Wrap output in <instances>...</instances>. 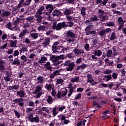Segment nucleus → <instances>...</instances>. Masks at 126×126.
Instances as JSON below:
<instances>
[{
    "label": "nucleus",
    "instance_id": "864d4df0",
    "mask_svg": "<svg viewBox=\"0 0 126 126\" xmlns=\"http://www.w3.org/2000/svg\"><path fill=\"white\" fill-rule=\"evenodd\" d=\"M28 105L30 107H35V103L32 100H30Z\"/></svg>",
    "mask_w": 126,
    "mask_h": 126
},
{
    "label": "nucleus",
    "instance_id": "b1692460",
    "mask_svg": "<svg viewBox=\"0 0 126 126\" xmlns=\"http://www.w3.org/2000/svg\"><path fill=\"white\" fill-rule=\"evenodd\" d=\"M112 75L109 74L108 75H105L104 76V80H105L106 82H108V81H110V80H111V79H112Z\"/></svg>",
    "mask_w": 126,
    "mask_h": 126
},
{
    "label": "nucleus",
    "instance_id": "de8ad7c7",
    "mask_svg": "<svg viewBox=\"0 0 126 126\" xmlns=\"http://www.w3.org/2000/svg\"><path fill=\"white\" fill-rule=\"evenodd\" d=\"M117 21L119 22V24H124V20L122 17H119L117 19Z\"/></svg>",
    "mask_w": 126,
    "mask_h": 126
},
{
    "label": "nucleus",
    "instance_id": "bb28decb",
    "mask_svg": "<svg viewBox=\"0 0 126 126\" xmlns=\"http://www.w3.org/2000/svg\"><path fill=\"white\" fill-rule=\"evenodd\" d=\"M47 61H48V59L46 57H42L38 61V63H45V62H47Z\"/></svg>",
    "mask_w": 126,
    "mask_h": 126
},
{
    "label": "nucleus",
    "instance_id": "13d9d810",
    "mask_svg": "<svg viewBox=\"0 0 126 126\" xmlns=\"http://www.w3.org/2000/svg\"><path fill=\"white\" fill-rule=\"evenodd\" d=\"M113 72V70L111 69L106 70L104 71V74H110Z\"/></svg>",
    "mask_w": 126,
    "mask_h": 126
},
{
    "label": "nucleus",
    "instance_id": "49530a36",
    "mask_svg": "<svg viewBox=\"0 0 126 126\" xmlns=\"http://www.w3.org/2000/svg\"><path fill=\"white\" fill-rule=\"evenodd\" d=\"M115 39H116V33H115V32H113L111 34L110 40H111V41H113V40H115Z\"/></svg>",
    "mask_w": 126,
    "mask_h": 126
},
{
    "label": "nucleus",
    "instance_id": "052dcab7",
    "mask_svg": "<svg viewBox=\"0 0 126 126\" xmlns=\"http://www.w3.org/2000/svg\"><path fill=\"white\" fill-rule=\"evenodd\" d=\"M118 73L114 72L112 74V77H113V79H117V78H118Z\"/></svg>",
    "mask_w": 126,
    "mask_h": 126
},
{
    "label": "nucleus",
    "instance_id": "393cba45",
    "mask_svg": "<svg viewBox=\"0 0 126 126\" xmlns=\"http://www.w3.org/2000/svg\"><path fill=\"white\" fill-rule=\"evenodd\" d=\"M12 64H14V65H20V61L18 59V57L17 58H15L14 60V61L12 62Z\"/></svg>",
    "mask_w": 126,
    "mask_h": 126
},
{
    "label": "nucleus",
    "instance_id": "4be33fe9",
    "mask_svg": "<svg viewBox=\"0 0 126 126\" xmlns=\"http://www.w3.org/2000/svg\"><path fill=\"white\" fill-rule=\"evenodd\" d=\"M55 100H56V98H53L51 95H48L47 96V102L48 104H52L54 103Z\"/></svg>",
    "mask_w": 126,
    "mask_h": 126
},
{
    "label": "nucleus",
    "instance_id": "2f4dec72",
    "mask_svg": "<svg viewBox=\"0 0 126 126\" xmlns=\"http://www.w3.org/2000/svg\"><path fill=\"white\" fill-rule=\"evenodd\" d=\"M74 25V23H73V22L72 21H69L65 23V27H72Z\"/></svg>",
    "mask_w": 126,
    "mask_h": 126
},
{
    "label": "nucleus",
    "instance_id": "f257e3e1",
    "mask_svg": "<svg viewBox=\"0 0 126 126\" xmlns=\"http://www.w3.org/2000/svg\"><path fill=\"white\" fill-rule=\"evenodd\" d=\"M26 94L25 92L23 90H20L17 92V95L19 96L20 98L13 99V102L19 105V107H23L24 106V103L23 102L24 101L23 98L25 97Z\"/></svg>",
    "mask_w": 126,
    "mask_h": 126
},
{
    "label": "nucleus",
    "instance_id": "3c124183",
    "mask_svg": "<svg viewBox=\"0 0 126 126\" xmlns=\"http://www.w3.org/2000/svg\"><path fill=\"white\" fill-rule=\"evenodd\" d=\"M6 27L8 29H10V30H12V31L13 30V29L11 28V27H12V25H11V23H8L6 25Z\"/></svg>",
    "mask_w": 126,
    "mask_h": 126
},
{
    "label": "nucleus",
    "instance_id": "603ef678",
    "mask_svg": "<svg viewBox=\"0 0 126 126\" xmlns=\"http://www.w3.org/2000/svg\"><path fill=\"white\" fill-rule=\"evenodd\" d=\"M20 22V18H17V19L14 22V25H15V26H17V25L19 24Z\"/></svg>",
    "mask_w": 126,
    "mask_h": 126
},
{
    "label": "nucleus",
    "instance_id": "7ed1b4c3",
    "mask_svg": "<svg viewBox=\"0 0 126 126\" xmlns=\"http://www.w3.org/2000/svg\"><path fill=\"white\" fill-rule=\"evenodd\" d=\"M63 28H65V22H60L57 25V22H54L52 25V29H56L57 31L62 30Z\"/></svg>",
    "mask_w": 126,
    "mask_h": 126
},
{
    "label": "nucleus",
    "instance_id": "09e8293b",
    "mask_svg": "<svg viewBox=\"0 0 126 126\" xmlns=\"http://www.w3.org/2000/svg\"><path fill=\"white\" fill-rule=\"evenodd\" d=\"M24 3V0H20V2L17 6L18 8H20V7H22V5Z\"/></svg>",
    "mask_w": 126,
    "mask_h": 126
},
{
    "label": "nucleus",
    "instance_id": "e433bc0d",
    "mask_svg": "<svg viewBox=\"0 0 126 126\" xmlns=\"http://www.w3.org/2000/svg\"><path fill=\"white\" fill-rule=\"evenodd\" d=\"M90 20L92 22H95V21H99V19L97 16H94V17H91Z\"/></svg>",
    "mask_w": 126,
    "mask_h": 126
},
{
    "label": "nucleus",
    "instance_id": "bf43d9fd",
    "mask_svg": "<svg viewBox=\"0 0 126 126\" xmlns=\"http://www.w3.org/2000/svg\"><path fill=\"white\" fill-rule=\"evenodd\" d=\"M97 13L98 14H101V15H104V14H105V11L101 9H99L98 11H97Z\"/></svg>",
    "mask_w": 126,
    "mask_h": 126
},
{
    "label": "nucleus",
    "instance_id": "774afa93",
    "mask_svg": "<svg viewBox=\"0 0 126 126\" xmlns=\"http://www.w3.org/2000/svg\"><path fill=\"white\" fill-rule=\"evenodd\" d=\"M63 83V80L62 79H57V83L58 84H61V83Z\"/></svg>",
    "mask_w": 126,
    "mask_h": 126
},
{
    "label": "nucleus",
    "instance_id": "a211bd4d",
    "mask_svg": "<svg viewBox=\"0 0 126 126\" xmlns=\"http://www.w3.org/2000/svg\"><path fill=\"white\" fill-rule=\"evenodd\" d=\"M66 34L67 36L68 37H70V38H75V34L74 33V32H73L70 31L67 32Z\"/></svg>",
    "mask_w": 126,
    "mask_h": 126
},
{
    "label": "nucleus",
    "instance_id": "423d86ee",
    "mask_svg": "<svg viewBox=\"0 0 126 126\" xmlns=\"http://www.w3.org/2000/svg\"><path fill=\"white\" fill-rule=\"evenodd\" d=\"M112 31V29L110 28H106L105 30H103L98 32V35L100 36V37H106V34L109 33L110 31Z\"/></svg>",
    "mask_w": 126,
    "mask_h": 126
},
{
    "label": "nucleus",
    "instance_id": "f704fd0d",
    "mask_svg": "<svg viewBox=\"0 0 126 126\" xmlns=\"http://www.w3.org/2000/svg\"><path fill=\"white\" fill-rule=\"evenodd\" d=\"M37 80L38 81V83H43V82H44V77H43L42 76H38Z\"/></svg>",
    "mask_w": 126,
    "mask_h": 126
},
{
    "label": "nucleus",
    "instance_id": "a19ab883",
    "mask_svg": "<svg viewBox=\"0 0 126 126\" xmlns=\"http://www.w3.org/2000/svg\"><path fill=\"white\" fill-rule=\"evenodd\" d=\"M20 9V8H18L17 7V6L16 8H14L12 12H13V14H14V15H15V14H17L18 12H19V9Z\"/></svg>",
    "mask_w": 126,
    "mask_h": 126
},
{
    "label": "nucleus",
    "instance_id": "0e129e2a",
    "mask_svg": "<svg viewBox=\"0 0 126 126\" xmlns=\"http://www.w3.org/2000/svg\"><path fill=\"white\" fill-rule=\"evenodd\" d=\"M63 63V61H57L56 62H54V65H55V66H57V65H59V64H61V63Z\"/></svg>",
    "mask_w": 126,
    "mask_h": 126
},
{
    "label": "nucleus",
    "instance_id": "412c9836",
    "mask_svg": "<svg viewBox=\"0 0 126 126\" xmlns=\"http://www.w3.org/2000/svg\"><path fill=\"white\" fill-rule=\"evenodd\" d=\"M5 70V67L3 65V61L2 60L0 61V72H3Z\"/></svg>",
    "mask_w": 126,
    "mask_h": 126
},
{
    "label": "nucleus",
    "instance_id": "e2e57ef3",
    "mask_svg": "<svg viewBox=\"0 0 126 126\" xmlns=\"http://www.w3.org/2000/svg\"><path fill=\"white\" fill-rule=\"evenodd\" d=\"M42 94H43V92H39L36 94V98H40L42 96Z\"/></svg>",
    "mask_w": 126,
    "mask_h": 126
},
{
    "label": "nucleus",
    "instance_id": "aec40b11",
    "mask_svg": "<svg viewBox=\"0 0 126 126\" xmlns=\"http://www.w3.org/2000/svg\"><path fill=\"white\" fill-rule=\"evenodd\" d=\"M59 60V59L58 56L56 57V56L55 55H52V56L50 57V60L52 61V62H53V63H54L58 62Z\"/></svg>",
    "mask_w": 126,
    "mask_h": 126
},
{
    "label": "nucleus",
    "instance_id": "4468645a",
    "mask_svg": "<svg viewBox=\"0 0 126 126\" xmlns=\"http://www.w3.org/2000/svg\"><path fill=\"white\" fill-rule=\"evenodd\" d=\"M46 9L50 11V12H52L53 10H54V6L52 4H48L45 6Z\"/></svg>",
    "mask_w": 126,
    "mask_h": 126
},
{
    "label": "nucleus",
    "instance_id": "0eeeda50",
    "mask_svg": "<svg viewBox=\"0 0 126 126\" xmlns=\"http://www.w3.org/2000/svg\"><path fill=\"white\" fill-rule=\"evenodd\" d=\"M75 8L71 7L70 8H66L63 12V13L65 15H70V14H73V11Z\"/></svg>",
    "mask_w": 126,
    "mask_h": 126
},
{
    "label": "nucleus",
    "instance_id": "72a5a7b5",
    "mask_svg": "<svg viewBox=\"0 0 126 126\" xmlns=\"http://www.w3.org/2000/svg\"><path fill=\"white\" fill-rule=\"evenodd\" d=\"M86 8L85 7H82L81 8V14L82 15V16H85L86 15Z\"/></svg>",
    "mask_w": 126,
    "mask_h": 126
},
{
    "label": "nucleus",
    "instance_id": "473e14b6",
    "mask_svg": "<svg viewBox=\"0 0 126 126\" xmlns=\"http://www.w3.org/2000/svg\"><path fill=\"white\" fill-rule=\"evenodd\" d=\"M17 44V40H11L10 46L11 48H13V47H16Z\"/></svg>",
    "mask_w": 126,
    "mask_h": 126
},
{
    "label": "nucleus",
    "instance_id": "9d476101",
    "mask_svg": "<svg viewBox=\"0 0 126 126\" xmlns=\"http://www.w3.org/2000/svg\"><path fill=\"white\" fill-rule=\"evenodd\" d=\"M74 53L75 55H83L84 54V50L83 49L80 50L78 48H75L73 50Z\"/></svg>",
    "mask_w": 126,
    "mask_h": 126
},
{
    "label": "nucleus",
    "instance_id": "6e6d98bb",
    "mask_svg": "<svg viewBox=\"0 0 126 126\" xmlns=\"http://www.w3.org/2000/svg\"><path fill=\"white\" fill-rule=\"evenodd\" d=\"M21 60H22V61H23L24 63H26V62H27V57L25 55H22V56H21Z\"/></svg>",
    "mask_w": 126,
    "mask_h": 126
},
{
    "label": "nucleus",
    "instance_id": "1a4fd4ad",
    "mask_svg": "<svg viewBox=\"0 0 126 126\" xmlns=\"http://www.w3.org/2000/svg\"><path fill=\"white\" fill-rule=\"evenodd\" d=\"M27 34H29V31L27 29H24L19 35V38L23 39V37L25 36Z\"/></svg>",
    "mask_w": 126,
    "mask_h": 126
},
{
    "label": "nucleus",
    "instance_id": "4d7b16f0",
    "mask_svg": "<svg viewBox=\"0 0 126 126\" xmlns=\"http://www.w3.org/2000/svg\"><path fill=\"white\" fill-rule=\"evenodd\" d=\"M71 63V61L69 60H67L64 63V66H68Z\"/></svg>",
    "mask_w": 126,
    "mask_h": 126
},
{
    "label": "nucleus",
    "instance_id": "c9c22d12",
    "mask_svg": "<svg viewBox=\"0 0 126 126\" xmlns=\"http://www.w3.org/2000/svg\"><path fill=\"white\" fill-rule=\"evenodd\" d=\"M63 46H58L57 48V52L61 54V53H63Z\"/></svg>",
    "mask_w": 126,
    "mask_h": 126
},
{
    "label": "nucleus",
    "instance_id": "a18cd8bd",
    "mask_svg": "<svg viewBox=\"0 0 126 126\" xmlns=\"http://www.w3.org/2000/svg\"><path fill=\"white\" fill-rule=\"evenodd\" d=\"M69 91H68V97H70L71 95H72V93H73V89L72 88H68Z\"/></svg>",
    "mask_w": 126,
    "mask_h": 126
},
{
    "label": "nucleus",
    "instance_id": "ea45409f",
    "mask_svg": "<svg viewBox=\"0 0 126 126\" xmlns=\"http://www.w3.org/2000/svg\"><path fill=\"white\" fill-rule=\"evenodd\" d=\"M33 19H34V17L32 16L26 18V20H27V22H28V21L29 22H33Z\"/></svg>",
    "mask_w": 126,
    "mask_h": 126
},
{
    "label": "nucleus",
    "instance_id": "f8f14e48",
    "mask_svg": "<svg viewBox=\"0 0 126 126\" xmlns=\"http://www.w3.org/2000/svg\"><path fill=\"white\" fill-rule=\"evenodd\" d=\"M68 66V67L66 68L67 71H71V70L74 68L75 66V63H74V62H71Z\"/></svg>",
    "mask_w": 126,
    "mask_h": 126
},
{
    "label": "nucleus",
    "instance_id": "c756f323",
    "mask_svg": "<svg viewBox=\"0 0 126 126\" xmlns=\"http://www.w3.org/2000/svg\"><path fill=\"white\" fill-rule=\"evenodd\" d=\"M94 56H97V57L102 56V51L99 49L94 50Z\"/></svg>",
    "mask_w": 126,
    "mask_h": 126
},
{
    "label": "nucleus",
    "instance_id": "6ab92c4d",
    "mask_svg": "<svg viewBox=\"0 0 126 126\" xmlns=\"http://www.w3.org/2000/svg\"><path fill=\"white\" fill-rule=\"evenodd\" d=\"M52 115H53V117H56L57 115L59 113V112H58V107L55 106L52 108Z\"/></svg>",
    "mask_w": 126,
    "mask_h": 126
},
{
    "label": "nucleus",
    "instance_id": "7c9ffc66",
    "mask_svg": "<svg viewBox=\"0 0 126 126\" xmlns=\"http://www.w3.org/2000/svg\"><path fill=\"white\" fill-rule=\"evenodd\" d=\"M86 67H87V65L86 64H81L77 66V70H80V68L81 69H83L86 68Z\"/></svg>",
    "mask_w": 126,
    "mask_h": 126
},
{
    "label": "nucleus",
    "instance_id": "58836bf2",
    "mask_svg": "<svg viewBox=\"0 0 126 126\" xmlns=\"http://www.w3.org/2000/svg\"><path fill=\"white\" fill-rule=\"evenodd\" d=\"M42 88H41L40 86H36V88L35 90L34 91V94H37L38 92H40L41 91V90Z\"/></svg>",
    "mask_w": 126,
    "mask_h": 126
},
{
    "label": "nucleus",
    "instance_id": "4c0bfd02",
    "mask_svg": "<svg viewBox=\"0 0 126 126\" xmlns=\"http://www.w3.org/2000/svg\"><path fill=\"white\" fill-rule=\"evenodd\" d=\"M79 81V77L76 76L74 78H72L71 79V82H77Z\"/></svg>",
    "mask_w": 126,
    "mask_h": 126
},
{
    "label": "nucleus",
    "instance_id": "dca6fc26",
    "mask_svg": "<svg viewBox=\"0 0 126 126\" xmlns=\"http://www.w3.org/2000/svg\"><path fill=\"white\" fill-rule=\"evenodd\" d=\"M98 17L100 19H101V21H105V20H108L109 19V17L107 15H103L99 14Z\"/></svg>",
    "mask_w": 126,
    "mask_h": 126
},
{
    "label": "nucleus",
    "instance_id": "f3484780",
    "mask_svg": "<svg viewBox=\"0 0 126 126\" xmlns=\"http://www.w3.org/2000/svg\"><path fill=\"white\" fill-rule=\"evenodd\" d=\"M44 66L46 67V69L47 70H50V71H52V66H51V63L47 62L45 64Z\"/></svg>",
    "mask_w": 126,
    "mask_h": 126
},
{
    "label": "nucleus",
    "instance_id": "5fc2aeb1",
    "mask_svg": "<svg viewBox=\"0 0 126 126\" xmlns=\"http://www.w3.org/2000/svg\"><path fill=\"white\" fill-rule=\"evenodd\" d=\"M85 50H86L87 52H89V51H90V48H89V44L86 43L85 44Z\"/></svg>",
    "mask_w": 126,
    "mask_h": 126
},
{
    "label": "nucleus",
    "instance_id": "9b49d317",
    "mask_svg": "<svg viewBox=\"0 0 126 126\" xmlns=\"http://www.w3.org/2000/svg\"><path fill=\"white\" fill-rule=\"evenodd\" d=\"M109 1V0H96V4H100V3L102 5H106L107 3Z\"/></svg>",
    "mask_w": 126,
    "mask_h": 126
},
{
    "label": "nucleus",
    "instance_id": "6e6552de",
    "mask_svg": "<svg viewBox=\"0 0 126 126\" xmlns=\"http://www.w3.org/2000/svg\"><path fill=\"white\" fill-rule=\"evenodd\" d=\"M51 43V38L47 37L46 38L42 43L43 47H45V48H47L49 45H50Z\"/></svg>",
    "mask_w": 126,
    "mask_h": 126
},
{
    "label": "nucleus",
    "instance_id": "cd10ccee",
    "mask_svg": "<svg viewBox=\"0 0 126 126\" xmlns=\"http://www.w3.org/2000/svg\"><path fill=\"white\" fill-rule=\"evenodd\" d=\"M30 35L33 40H36L38 38V33L36 32H32L30 34Z\"/></svg>",
    "mask_w": 126,
    "mask_h": 126
},
{
    "label": "nucleus",
    "instance_id": "39448f33",
    "mask_svg": "<svg viewBox=\"0 0 126 126\" xmlns=\"http://www.w3.org/2000/svg\"><path fill=\"white\" fill-rule=\"evenodd\" d=\"M58 118L61 121V123H57V125H62L63 126L64 125H68L69 123V120H66V117L64 115H58Z\"/></svg>",
    "mask_w": 126,
    "mask_h": 126
},
{
    "label": "nucleus",
    "instance_id": "20e7f679",
    "mask_svg": "<svg viewBox=\"0 0 126 126\" xmlns=\"http://www.w3.org/2000/svg\"><path fill=\"white\" fill-rule=\"evenodd\" d=\"M28 121L38 124L40 122V118L37 115L34 117V113H31L28 116Z\"/></svg>",
    "mask_w": 126,
    "mask_h": 126
},
{
    "label": "nucleus",
    "instance_id": "8fccbe9b",
    "mask_svg": "<svg viewBox=\"0 0 126 126\" xmlns=\"http://www.w3.org/2000/svg\"><path fill=\"white\" fill-rule=\"evenodd\" d=\"M112 54H113V51H112V50H109L107 53L106 57H107V58H110V57H111Z\"/></svg>",
    "mask_w": 126,
    "mask_h": 126
},
{
    "label": "nucleus",
    "instance_id": "2eb2a0df",
    "mask_svg": "<svg viewBox=\"0 0 126 126\" xmlns=\"http://www.w3.org/2000/svg\"><path fill=\"white\" fill-rule=\"evenodd\" d=\"M59 41L55 42L52 45V50L54 53H57V49L58 48V45H59Z\"/></svg>",
    "mask_w": 126,
    "mask_h": 126
},
{
    "label": "nucleus",
    "instance_id": "c03bdc74",
    "mask_svg": "<svg viewBox=\"0 0 126 126\" xmlns=\"http://www.w3.org/2000/svg\"><path fill=\"white\" fill-rule=\"evenodd\" d=\"M31 1H32V0H27L25 1V2H24L23 5V6H26L27 5H29L31 3Z\"/></svg>",
    "mask_w": 126,
    "mask_h": 126
},
{
    "label": "nucleus",
    "instance_id": "338daca9",
    "mask_svg": "<svg viewBox=\"0 0 126 126\" xmlns=\"http://www.w3.org/2000/svg\"><path fill=\"white\" fill-rule=\"evenodd\" d=\"M23 42L26 43V44H30V39L28 38H26V39L24 40V41Z\"/></svg>",
    "mask_w": 126,
    "mask_h": 126
},
{
    "label": "nucleus",
    "instance_id": "37998d69",
    "mask_svg": "<svg viewBox=\"0 0 126 126\" xmlns=\"http://www.w3.org/2000/svg\"><path fill=\"white\" fill-rule=\"evenodd\" d=\"M46 27L44 25H40L37 28L38 31H42V30H45L46 29Z\"/></svg>",
    "mask_w": 126,
    "mask_h": 126
},
{
    "label": "nucleus",
    "instance_id": "79ce46f5",
    "mask_svg": "<svg viewBox=\"0 0 126 126\" xmlns=\"http://www.w3.org/2000/svg\"><path fill=\"white\" fill-rule=\"evenodd\" d=\"M115 25H116V24H115V23H114L113 22H109V23H106V26H107L108 27H113L114 26H115Z\"/></svg>",
    "mask_w": 126,
    "mask_h": 126
},
{
    "label": "nucleus",
    "instance_id": "a878e982",
    "mask_svg": "<svg viewBox=\"0 0 126 126\" xmlns=\"http://www.w3.org/2000/svg\"><path fill=\"white\" fill-rule=\"evenodd\" d=\"M9 90H17V89H19V85H14L13 86H9L8 87Z\"/></svg>",
    "mask_w": 126,
    "mask_h": 126
},
{
    "label": "nucleus",
    "instance_id": "69168bd1",
    "mask_svg": "<svg viewBox=\"0 0 126 126\" xmlns=\"http://www.w3.org/2000/svg\"><path fill=\"white\" fill-rule=\"evenodd\" d=\"M66 94H67V89H65V91L61 94V97H65Z\"/></svg>",
    "mask_w": 126,
    "mask_h": 126
},
{
    "label": "nucleus",
    "instance_id": "ddd939ff",
    "mask_svg": "<svg viewBox=\"0 0 126 126\" xmlns=\"http://www.w3.org/2000/svg\"><path fill=\"white\" fill-rule=\"evenodd\" d=\"M87 78L88 79L87 80V82L88 83H92V82H94V79H93V78L92 77V75L89 74H87Z\"/></svg>",
    "mask_w": 126,
    "mask_h": 126
},
{
    "label": "nucleus",
    "instance_id": "680f3d73",
    "mask_svg": "<svg viewBox=\"0 0 126 126\" xmlns=\"http://www.w3.org/2000/svg\"><path fill=\"white\" fill-rule=\"evenodd\" d=\"M52 15L53 16H60V15H62V12H59V13H53Z\"/></svg>",
    "mask_w": 126,
    "mask_h": 126
},
{
    "label": "nucleus",
    "instance_id": "f03ea898",
    "mask_svg": "<svg viewBox=\"0 0 126 126\" xmlns=\"http://www.w3.org/2000/svg\"><path fill=\"white\" fill-rule=\"evenodd\" d=\"M94 28V25L93 24H91L88 25L86 28L85 29V32L86 36H88L90 35V34H92L93 35H95L96 34L95 31H91L92 29Z\"/></svg>",
    "mask_w": 126,
    "mask_h": 126
},
{
    "label": "nucleus",
    "instance_id": "c85d7f7f",
    "mask_svg": "<svg viewBox=\"0 0 126 126\" xmlns=\"http://www.w3.org/2000/svg\"><path fill=\"white\" fill-rule=\"evenodd\" d=\"M9 15H10V11H5V12H2L1 14V16L2 17H4V16L5 17H7V16H9Z\"/></svg>",
    "mask_w": 126,
    "mask_h": 126
},
{
    "label": "nucleus",
    "instance_id": "5701e85b",
    "mask_svg": "<svg viewBox=\"0 0 126 126\" xmlns=\"http://www.w3.org/2000/svg\"><path fill=\"white\" fill-rule=\"evenodd\" d=\"M35 18H36V21L37 23H41L42 22V19H43V17L41 15H35Z\"/></svg>",
    "mask_w": 126,
    "mask_h": 126
}]
</instances>
